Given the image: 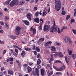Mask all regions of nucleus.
Here are the masks:
<instances>
[{
    "label": "nucleus",
    "mask_w": 76,
    "mask_h": 76,
    "mask_svg": "<svg viewBox=\"0 0 76 76\" xmlns=\"http://www.w3.org/2000/svg\"><path fill=\"white\" fill-rule=\"evenodd\" d=\"M55 9L56 11H59L61 9V2L60 0H56L55 1Z\"/></svg>",
    "instance_id": "nucleus-1"
},
{
    "label": "nucleus",
    "mask_w": 76,
    "mask_h": 76,
    "mask_svg": "<svg viewBox=\"0 0 76 76\" xmlns=\"http://www.w3.org/2000/svg\"><path fill=\"white\" fill-rule=\"evenodd\" d=\"M57 26H56V23H55V21H54L53 26V27H51L50 31L51 32H54V30L56 32L57 30Z\"/></svg>",
    "instance_id": "nucleus-2"
},
{
    "label": "nucleus",
    "mask_w": 76,
    "mask_h": 76,
    "mask_svg": "<svg viewBox=\"0 0 76 76\" xmlns=\"http://www.w3.org/2000/svg\"><path fill=\"white\" fill-rule=\"evenodd\" d=\"M20 29H21V28L19 26H17L15 30V34L16 35H19L20 34Z\"/></svg>",
    "instance_id": "nucleus-3"
},
{
    "label": "nucleus",
    "mask_w": 76,
    "mask_h": 76,
    "mask_svg": "<svg viewBox=\"0 0 76 76\" xmlns=\"http://www.w3.org/2000/svg\"><path fill=\"white\" fill-rule=\"evenodd\" d=\"M50 28V25H45L44 27L43 31L44 32H48L49 31Z\"/></svg>",
    "instance_id": "nucleus-4"
},
{
    "label": "nucleus",
    "mask_w": 76,
    "mask_h": 76,
    "mask_svg": "<svg viewBox=\"0 0 76 76\" xmlns=\"http://www.w3.org/2000/svg\"><path fill=\"white\" fill-rule=\"evenodd\" d=\"M32 16V15L30 13H28L26 15V17L28 20L30 21L31 20V18Z\"/></svg>",
    "instance_id": "nucleus-5"
},
{
    "label": "nucleus",
    "mask_w": 76,
    "mask_h": 76,
    "mask_svg": "<svg viewBox=\"0 0 76 76\" xmlns=\"http://www.w3.org/2000/svg\"><path fill=\"white\" fill-rule=\"evenodd\" d=\"M52 42H51V41H49L47 42L46 44V47H47V48H50L51 44H52Z\"/></svg>",
    "instance_id": "nucleus-6"
},
{
    "label": "nucleus",
    "mask_w": 76,
    "mask_h": 76,
    "mask_svg": "<svg viewBox=\"0 0 76 76\" xmlns=\"http://www.w3.org/2000/svg\"><path fill=\"white\" fill-rule=\"evenodd\" d=\"M70 40V38L69 37H68L67 36H66L65 38V42L67 43Z\"/></svg>",
    "instance_id": "nucleus-7"
},
{
    "label": "nucleus",
    "mask_w": 76,
    "mask_h": 76,
    "mask_svg": "<svg viewBox=\"0 0 76 76\" xmlns=\"http://www.w3.org/2000/svg\"><path fill=\"white\" fill-rule=\"evenodd\" d=\"M48 71L47 72V74H48V76H50L53 75V71H51L50 73H49V72L50 71V69H48Z\"/></svg>",
    "instance_id": "nucleus-8"
},
{
    "label": "nucleus",
    "mask_w": 76,
    "mask_h": 76,
    "mask_svg": "<svg viewBox=\"0 0 76 76\" xmlns=\"http://www.w3.org/2000/svg\"><path fill=\"white\" fill-rule=\"evenodd\" d=\"M12 1L15 5H18L19 4V1L17 0H13Z\"/></svg>",
    "instance_id": "nucleus-9"
},
{
    "label": "nucleus",
    "mask_w": 76,
    "mask_h": 76,
    "mask_svg": "<svg viewBox=\"0 0 76 76\" xmlns=\"http://www.w3.org/2000/svg\"><path fill=\"white\" fill-rule=\"evenodd\" d=\"M41 71L42 76H44L45 75V69H41Z\"/></svg>",
    "instance_id": "nucleus-10"
},
{
    "label": "nucleus",
    "mask_w": 76,
    "mask_h": 76,
    "mask_svg": "<svg viewBox=\"0 0 76 76\" xmlns=\"http://www.w3.org/2000/svg\"><path fill=\"white\" fill-rule=\"evenodd\" d=\"M65 59L67 63V64L68 65V64H69V63L68 62H69H69H70V59L69 58L67 59V56H65Z\"/></svg>",
    "instance_id": "nucleus-11"
},
{
    "label": "nucleus",
    "mask_w": 76,
    "mask_h": 76,
    "mask_svg": "<svg viewBox=\"0 0 76 76\" xmlns=\"http://www.w3.org/2000/svg\"><path fill=\"white\" fill-rule=\"evenodd\" d=\"M23 21L24 23H25L27 26H29V22H28V21L24 20Z\"/></svg>",
    "instance_id": "nucleus-12"
},
{
    "label": "nucleus",
    "mask_w": 76,
    "mask_h": 76,
    "mask_svg": "<svg viewBox=\"0 0 76 76\" xmlns=\"http://www.w3.org/2000/svg\"><path fill=\"white\" fill-rule=\"evenodd\" d=\"M34 22L38 23H39V20L38 18H35L34 19Z\"/></svg>",
    "instance_id": "nucleus-13"
},
{
    "label": "nucleus",
    "mask_w": 76,
    "mask_h": 76,
    "mask_svg": "<svg viewBox=\"0 0 76 76\" xmlns=\"http://www.w3.org/2000/svg\"><path fill=\"white\" fill-rule=\"evenodd\" d=\"M30 31H33V35H32V36H33L34 35L36 34V30H35V29H32V27H31L30 29Z\"/></svg>",
    "instance_id": "nucleus-14"
},
{
    "label": "nucleus",
    "mask_w": 76,
    "mask_h": 76,
    "mask_svg": "<svg viewBox=\"0 0 76 76\" xmlns=\"http://www.w3.org/2000/svg\"><path fill=\"white\" fill-rule=\"evenodd\" d=\"M8 74H10V75H13V72L12 70H9L8 71Z\"/></svg>",
    "instance_id": "nucleus-15"
},
{
    "label": "nucleus",
    "mask_w": 76,
    "mask_h": 76,
    "mask_svg": "<svg viewBox=\"0 0 76 76\" xmlns=\"http://www.w3.org/2000/svg\"><path fill=\"white\" fill-rule=\"evenodd\" d=\"M25 1L23 0L21 1L20 2V5H22V4H25Z\"/></svg>",
    "instance_id": "nucleus-16"
},
{
    "label": "nucleus",
    "mask_w": 76,
    "mask_h": 76,
    "mask_svg": "<svg viewBox=\"0 0 76 76\" xmlns=\"http://www.w3.org/2000/svg\"><path fill=\"white\" fill-rule=\"evenodd\" d=\"M39 69L38 68H36L35 71L36 73L37 74V76H39V71H38Z\"/></svg>",
    "instance_id": "nucleus-17"
},
{
    "label": "nucleus",
    "mask_w": 76,
    "mask_h": 76,
    "mask_svg": "<svg viewBox=\"0 0 76 76\" xmlns=\"http://www.w3.org/2000/svg\"><path fill=\"white\" fill-rule=\"evenodd\" d=\"M28 64L30 66H33L34 64L32 62H28Z\"/></svg>",
    "instance_id": "nucleus-18"
},
{
    "label": "nucleus",
    "mask_w": 76,
    "mask_h": 76,
    "mask_svg": "<svg viewBox=\"0 0 76 76\" xmlns=\"http://www.w3.org/2000/svg\"><path fill=\"white\" fill-rule=\"evenodd\" d=\"M51 50L52 51H56V47L54 46H51L50 47Z\"/></svg>",
    "instance_id": "nucleus-19"
},
{
    "label": "nucleus",
    "mask_w": 76,
    "mask_h": 76,
    "mask_svg": "<svg viewBox=\"0 0 76 76\" xmlns=\"http://www.w3.org/2000/svg\"><path fill=\"white\" fill-rule=\"evenodd\" d=\"M67 51L68 52V54L69 56H72V51L69 50V49H68Z\"/></svg>",
    "instance_id": "nucleus-20"
},
{
    "label": "nucleus",
    "mask_w": 76,
    "mask_h": 76,
    "mask_svg": "<svg viewBox=\"0 0 76 76\" xmlns=\"http://www.w3.org/2000/svg\"><path fill=\"white\" fill-rule=\"evenodd\" d=\"M67 29V27L66 26H64L61 29V32H62L64 29Z\"/></svg>",
    "instance_id": "nucleus-21"
},
{
    "label": "nucleus",
    "mask_w": 76,
    "mask_h": 76,
    "mask_svg": "<svg viewBox=\"0 0 76 76\" xmlns=\"http://www.w3.org/2000/svg\"><path fill=\"white\" fill-rule=\"evenodd\" d=\"M26 51H30V50H31V48H29L27 47L24 49Z\"/></svg>",
    "instance_id": "nucleus-22"
},
{
    "label": "nucleus",
    "mask_w": 76,
    "mask_h": 76,
    "mask_svg": "<svg viewBox=\"0 0 76 76\" xmlns=\"http://www.w3.org/2000/svg\"><path fill=\"white\" fill-rule=\"evenodd\" d=\"M15 5L13 3V1H12L10 4V6L11 7H13V6H15Z\"/></svg>",
    "instance_id": "nucleus-23"
},
{
    "label": "nucleus",
    "mask_w": 76,
    "mask_h": 76,
    "mask_svg": "<svg viewBox=\"0 0 76 76\" xmlns=\"http://www.w3.org/2000/svg\"><path fill=\"white\" fill-rule=\"evenodd\" d=\"M27 69H28V72H30L32 71V69L31 67H30V66H28Z\"/></svg>",
    "instance_id": "nucleus-24"
},
{
    "label": "nucleus",
    "mask_w": 76,
    "mask_h": 76,
    "mask_svg": "<svg viewBox=\"0 0 76 76\" xmlns=\"http://www.w3.org/2000/svg\"><path fill=\"white\" fill-rule=\"evenodd\" d=\"M58 55L59 56L61 57H63V54L61 52H59L58 53Z\"/></svg>",
    "instance_id": "nucleus-25"
},
{
    "label": "nucleus",
    "mask_w": 76,
    "mask_h": 76,
    "mask_svg": "<svg viewBox=\"0 0 76 76\" xmlns=\"http://www.w3.org/2000/svg\"><path fill=\"white\" fill-rule=\"evenodd\" d=\"M36 50L38 53L40 52V49H39V48L38 47H36Z\"/></svg>",
    "instance_id": "nucleus-26"
},
{
    "label": "nucleus",
    "mask_w": 76,
    "mask_h": 76,
    "mask_svg": "<svg viewBox=\"0 0 76 76\" xmlns=\"http://www.w3.org/2000/svg\"><path fill=\"white\" fill-rule=\"evenodd\" d=\"M72 57L73 59H75L76 58V55L75 54H73L72 55Z\"/></svg>",
    "instance_id": "nucleus-27"
},
{
    "label": "nucleus",
    "mask_w": 76,
    "mask_h": 76,
    "mask_svg": "<svg viewBox=\"0 0 76 76\" xmlns=\"http://www.w3.org/2000/svg\"><path fill=\"white\" fill-rule=\"evenodd\" d=\"M61 70H64V69H65L66 67H65V66L64 65H63L61 67Z\"/></svg>",
    "instance_id": "nucleus-28"
},
{
    "label": "nucleus",
    "mask_w": 76,
    "mask_h": 76,
    "mask_svg": "<svg viewBox=\"0 0 76 76\" xmlns=\"http://www.w3.org/2000/svg\"><path fill=\"white\" fill-rule=\"evenodd\" d=\"M25 51L23 50L22 51V53L21 54V55L22 56H25Z\"/></svg>",
    "instance_id": "nucleus-29"
},
{
    "label": "nucleus",
    "mask_w": 76,
    "mask_h": 76,
    "mask_svg": "<svg viewBox=\"0 0 76 76\" xmlns=\"http://www.w3.org/2000/svg\"><path fill=\"white\" fill-rule=\"evenodd\" d=\"M5 26L7 29H9V24L7 22L5 23Z\"/></svg>",
    "instance_id": "nucleus-30"
},
{
    "label": "nucleus",
    "mask_w": 76,
    "mask_h": 76,
    "mask_svg": "<svg viewBox=\"0 0 76 76\" xmlns=\"http://www.w3.org/2000/svg\"><path fill=\"white\" fill-rule=\"evenodd\" d=\"M37 63L38 65L40 64V63H41V60L40 59H38L37 61Z\"/></svg>",
    "instance_id": "nucleus-31"
},
{
    "label": "nucleus",
    "mask_w": 76,
    "mask_h": 76,
    "mask_svg": "<svg viewBox=\"0 0 76 76\" xmlns=\"http://www.w3.org/2000/svg\"><path fill=\"white\" fill-rule=\"evenodd\" d=\"M57 30L58 31H57L58 32V33L60 34L61 32L60 30V29L58 28V27L57 26V29L56 31H57Z\"/></svg>",
    "instance_id": "nucleus-32"
},
{
    "label": "nucleus",
    "mask_w": 76,
    "mask_h": 76,
    "mask_svg": "<svg viewBox=\"0 0 76 76\" xmlns=\"http://www.w3.org/2000/svg\"><path fill=\"white\" fill-rule=\"evenodd\" d=\"M11 37L12 39H16V37L13 35L11 36Z\"/></svg>",
    "instance_id": "nucleus-33"
},
{
    "label": "nucleus",
    "mask_w": 76,
    "mask_h": 76,
    "mask_svg": "<svg viewBox=\"0 0 76 76\" xmlns=\"http://www.w3.org/2000/svg\"><path fill=\"white\" fill-rule=\"evenodd\" d=\"M42 26H40L38 27V29H39V30L40 31H41V30H42Z\"/></svg>",
    "instance_id": "nucleus-34"
},
{
    "label": "nucleus",
    "mask_w": 76,
    "mask_h": 76,
    "mask_svg": "<svg viewBox=\"0 0 76 76\" xmlns=\"http://www.w3.org/2000/svg\"><path fill=\"white\" fill-rule=\"evenodd\" d=\"M55 62L56 63H61V61L59 60H56L55 61Z\"/></svg>",
    "instance_id": "nucleus-35"
},
{
    "label": "nucleus",
    "mask_w": 76,
    "mask_h": 76,
    "mask_svg": "<svg viewBox=\"0 0 76 76\" xmlns=\"http://www.w3.org/2000/svg\"><path fill=\"white\" fill-rule=\"evenodd\" d=\"M13 54L14 56L15 57H17L18 56V54L16 53L15 52L13 53Z\"/></svg>",
    "instance_id": "nucleus-36"
},
{
    "label": "nucleus",
    "mask_w": 76,
    "mask_h": 76,
    "mask_svg": "<svg viewBox=\"0 0 76 76\" xmlns=\"http://www.w3.org/2000/svg\"><path fill=\"white\" fill-rule=\"evenodd\" d=\"M47 12L46 11H44L43 12V16H45V15H47Z\"/></svg>",
    "instance_id": "nucleus-37"
},
{
    "label": "nucleus",
    "mask_w": 76,
    "mask_h": 76,
    "mask_svg": "<svg viewBox=\"0 0 76 76\" xmlns=\"http://www.w3.org/2000/svg\"><path fill=\"white\" fill-rule=\"evenodd\" d=\"M42 41L40 40H39L38 42V44L39 45H40V44H42Z\"/></svg>",
    "instance_id": "nucleus-38"
},
{
    "label": "nucleus",
    "mask_w": 76,
    "mask_h": 76,
    "mask_svg": "<svg viewBox=\"0 0 76 76\" xmlns=\"http://www.w3.org/2000/svg\"><path fill=\"white\" fill-rule=\"evenodd\" d=\"M39 13V12H36L35 14V16H36V17H37V16H38Z\"/></svg>",
    "instance_id": "nucleus-39"
},
{
    "label": "nucleus",
    "mask_w": 76,
    "mask_h": 76,
    "mask_svg": "<svg viewBox=\"0 0 76 76\" xmlns=\"http://www.w3.org/2000/svg\"><path fill=\"white\" fill-rule=\"evenodd\" d=\"M53 58H50V59L49 61V63H51V61L53 60Z\"/></svg>",
    "instance_id": "nucleus-40"
},
{
    "label": "nucleus",
    "mask_w": 76,
    "mask_h": 76,
    "mask_svg": "<svg viewBox=\"0 0 76 76\" xmlns=\"http://www.w3.org/2000/svg\"><path fill=\"white\" fill-rule=\"evenodd\" d=\"M65 14L66 12L64 11H63L62 12L61 15H64Z\"/></svg>",
    "instance_id": "nucleus-41"
},
{
    "label": "nucleus",
    "mask_w": 76,
    "mask_h": 76,
    "mask_svg": "<svg viewBox=\"0 0 76 76\" xmlns=\"http://www.w3.org/2000/svg\"><path fill=\"white\" fill-rule=\"evenodd\" d=\"M37 58H41V55L39 54H38L37 56Z\"/></svg>",
    "instance_id": "nucleus-42"
},
{
    "label": "nucleus",
    "mask_w": 76,
    "mask_h": 76,
    "mask_svg": "<svg viewBox=\"0 0 76 76\" xmlns=\"http://www.w3.org/2000/svg\"><path fill=\"white\" fill-rule=\"evenodd\" d=\"M68 42L69 45H72V42L71 39H70Z\"/></svg>",
    "instance_id": "nucleus-43"
},
{
    "label": "nucleus",
    "mask_w": 76,
    "mask_h": 76,
    "mask_svg": "<svg viewBox=\"0 0 76 76\" xmlns=\"http://www.w3.org/2000/svg\"><path fill=\"white\" fill-rule=\"evenodd\" d=\"M72 31L73 33H74V34H76V30L72 29Z\"/></svg>",
    "instance_id": "nucleus-44"
},
{
    "label": "nucleus",
    "mask_w": 76,
    "mask_h": 76,
    "mask_svg": "<svg viewBox=\"0 0 76 76\" xmlns=\"http://www.w3.org/2000/svg\"><path fill=\"white\" fill-rule=\"evenodd\" d=\"M69 18H70V15H68L67 16L66 20H68V19H69Z\"/></svg>",
    "instance_id": "nucleus-45"
},
{
    "label": "nucleus",
    "mask_w": 76,
    "mask_h": 76,
    "mask_svg": "<svg viewBox=\"0 0 76 76\" xmlns=\"http://www.w3.org/2000/svg\"><path fill=\"white\" fill-rule=\"evenodd\" d=\"M56 71H58L59 72H60V71H62L61 68H58V69H56Z\"/></svg>",
    "instance_id": "nucleus-46"
},
{
    "label": "nucleus",
    "mask_w": 76,
    "mask_h": 76,
    "mask_svg": "<svg viewBox=\"0 0 76 76\" xmlns=\"http://www.w3.org/2000/svg\"><path fill=\"white\" fill-rule=\"evenodd\" d=\"M51 66L50 64H48L46 66V69H48V68L50 67H51Z\"/></svg>",
    "instance_id": "nucleus-47"
},
{
    "label": "nucleus",
    "mask_w": 76,
    "mask_h": 76,
    "mask_svg": "<svg viewBox=\"0 0 76 76\" xmlns=\"http://www.w3.org/2000/svg\"><path fill=\"white\" fill-rule=\"evenodd\" d=\"M5 21H7V20H9V17H6L5 18Z\"/></svg>",
    "instance_id": "nucleus-48"
},
{
    "label": "nucleus",
    "mask_w": 76,
    "mask_h": 76,
    "mask_svg": "<svg viewBox=\"0 0 76 76\" xmlns=\"http://www.w3.org/2000/svg\"><path fill=\"white\" fill-rule=\"evenodd\" d=\"M56 74H57V75H58V76H60V75H61V73L57 72H56Z\"/></svg>",
    "instance_id": "nucleus-49"
},
{
    "label": "nucleus",
    "mask_w": 76,
    "mask_h": 76,
    "mask_svg": "<svg viewBox=\"0 0 76 76\" xmlns=\"http://www.w3.org/2000/svg\"><path fill=\"white\" fill-rule=\"evenodd\" d=\"M56 44L58 46H59V45H60V42H56Z\"/></svg>",
    "instance_id": "nucleus-50"
},
{
    "label": "nucleus",
    "mask_w": 76,
    "mask_h": 76,
    "mask_svg": "<svg viewBox=\"0 0 76 76\" xmlns=\"http://www.w3.org/2000/svg\"><path fill=\"white\" fill-rule=\"evenodd\" d=\"M75 13L74 14V17H75V16H76V9H75Z\"/></svg>",
    "instance_id": "nucleus-51"
},
{
    "label": "nucleus",
    "mask_w": 76,
    "mask_h": 76,
    "mask_svg": "<svg viewBox=\"0 0 76 76\" xmlns=\"http://www.w3.org/2000/svg\"><path fill=\"white\" fill-rule=\"evenodd\" d=\"M11 0H8L7 2V4H9V3L10 2V1Z\"/></svg>",
    "instance_id": "nucleus-52"
},
{
    "label": "nucleus",
    "mask_w": 76,
    "mask_h": 76,
    "mask_svg": "<svg viewBox=\"0 0 76 76\" xmlns=\"http://www.w3.org/2000/svg\"><path fill=\"white\" fill-rule=\"evenodd\" d=\"M10 58V61H13V58Z\"/></svg>",
    "instance_id": "nucleus-53"
},
{
    "label": "nucleus",
    "mask_w": 76,
    "mask_h": 76,
    "mask_svg": "<svg viewBox=\"0 0 76 76\" xmlns=\"http://www.w3.org/2000/svg\"><path fill=\"white\" fill-rule=\"evenodd\" d=\"M18 66L19 67H21V62H20L18 63Z\"/></svg>",
    "instance_id": "nucleus-54"
},
{
    "label": "nucleus",
    "mask_w": 76,
    "mask_h": 76,
    "mask_svg": "<svg viewBox=\"0 0 76 76\" xmlns=\"http://www.w3.org/2000/svg\"><path fill=\"white\" fill-rule=\"evenodd\" d=\"M13 47H14V48H18V46H16V45H14L13 46Z\"/></svg>",
    "instance_id": "nucleus-55"
},
{
    "label": "nucleus",
    "mask_w": 76,
    "mask_h": 76,
    "mask_svg": "<svg viewBox=\"0 0 76 76\" xmlns=\"http://www.w3.org/2000/svg\"><path fill=\"white\" fill-rule=\"evenodd\" d=\"M33 53H34V54L35 55V56H37V51H34L33 52Z\"/></svg>",
    "instance_id": "nucleus-56"
},
{
    "label": "nucleus",
    "mask_w": 76,
    "mask_h": 76,
    "mask_svg": "<svg viewBox=\"0 0 76 76\" xmlns=\"http://www.w3.org/2000/svg\"><path fill=\"white\" fill-rule=\"evenodd\" d=\"M15 51L17 53H18V49H17L16 48H15Z\"/></svg>",
    "instance_id": "nucleus-57"
},
{
    "label": "nucleus",
    "mask_w": 76,
    "mask_h": 76,
    "mask_svg": "<svg viewBox=\"0 0 76 76\" xmlns=\"http://www.w3.org/2000/svg\"><path fill=\"white\" fill-rule=\"evenodd\" d=\"M32 74H33V75L34 76H36V74H35V72L33 71V72Z\"/></svg>",
    "instance_id": "nucleus-58"
},
{
    "label": "nucleus",
    "mask_w": 76,
    "mask_h": 76,
    "mask_svg": "<svg viewBox=\"0 0 76 76\" xmlns=\"http://www.w3.org/2000/svg\"><path fill=\"white\" fill-rule=\"evenodd\" d=\"M39 40H40V41H44V38H41Z\"/></svg>",
    "instance_id": "nucleus-59"
},
{
    "label": "nucleus",
    "mask_w": 76,
    "mask_h": 76,
    "mask_svg": "<svg viewBox=\"0 0 76 76\" xmlns=\"http://www.w3.org/2000/svg\"><path fill=\"white\" fill-rule=\"evenodd\" d=\"M4 42H3L2 41H1V40H0V44H3Z\"/></svg>",
    "instance_id": "nucleus-60"
},
{
    "label": "nucleus",
    "mask_w": 76,
    "mask_h": 76,
    "mask_svg": "<svg viewBox=\"0 0 76 76\" xmlns=\"http://www.w3.org/2000/svg\"><path fill=\"white\" fill-rule=\"evenodd\" d=\"M3 30L1 29L0 30V33H1V34H3Z\"/></svg>",
    "instance_id": "nucleus-61"
},
{
    "label": "nucleus",
    "mask_w": 76,
    "mask_h": 76,
    "mask_svg": "<svg viewBox=\"0 0 76 76\" xmlns=\"http://www.w3.org/2000/svg\"><path fill=\"white\" fill-rule=\"evenodd\" d=\"M54 56H55V57H56L57 56H58V53H56L54 54Z\"/></svg>",
    "instance_id": "nucleus-62"
},
{
    "label": "nucleus",
    "mask_w": 76,
    "mask_h": 76,
    "mask_svg": "<svg viewBox=\"0 0 76 76\" xmlns=\"http://www.w3.org/2000/svg\"><path fill=\"white\" fill-rule=\"evenodd\" d=\"M34 10H35V11L37 10V7H34Z\"/></svg>",
    "instance_id": "nucleus-63"
},
{
    "label": "nucleus",
    "mask_w": 76,
    "mask_h": 76,
    "mask_svg": "<svg viewBox=\"0 0 76 76\" xmlns=\"http://www.w3.org/2000/svg\"><path fill=\"white\" fill-rule=\"evenodd\" d=\"M6 50H4L3 54V55L5 54H6Z\"/></svg>",
    "instance_id": "nucleus-64"
}]
</instances>
